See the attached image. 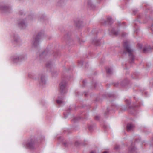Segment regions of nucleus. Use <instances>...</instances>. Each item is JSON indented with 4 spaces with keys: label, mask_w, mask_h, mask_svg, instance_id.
<instances>
[{
    "label": "nucleus",
    "mask_w": 153,
    "mask_h": 153,
    "mask_svg": "<svg viewBox=\"0 0 153 153\" xmlns=\"http://www.w3.org/2000/svg\"><path fill=\"white\" fill-rule=\"evenodd\" d=\"M99 117L98 116H96L95 117V118L96 120H98L99 119Z\"/></svg>",
    "instance_id": "33"
},
{
    "label": "nucleus",
    "mask_w": 153,
    "mask_h": 153,
    "mask_svg": "<svg viewBox=\"0 0 153 153\" xmlns=\"http://www.w3.org/2000/svg\"><path fill=\"white\" fill-rule=\"evenodd\" d=\"M151 29L153 32V25H152L151 27Z\"/></svg>",
    "instance_id": "34"
},
{
    "label": "nucleus",
    "mask_w": 153,
    "mask_h": 153,
    "mask_svg": "<svg viewBox=\"0 0 153 153\" xmlns=\"http://www.w3.org/2000/svg\"><path fill=\"white\" fill-rule=\"evenodd\" d=\"M123 45L124 49L123 51V53L126 54L127 53H128L129 57L131 60L130 62L131 63H133L134 59V56L132 54L133 50L131 49L129 46L128 42L127 41H125Z\"/></svg>",
    "instance_id": "1"
},
{
    "label": "nucleus",
    "mask_w": 153,
    "mask_h": 153,
    "mask_svg": "<svg viewBox=\"0 0 153 153\" xmlns=\"http://www.w3.org/2000/svg\"><path fill=\"white\" fill-rule=\"evenodd\" d=\"M40 77L39 84L40 85H43L46 83V79L45 76L44 74H39Z\"/></svg>",
    "instance_id": "9"
},
{
    "label": "nucleus",
    "mask_w": 153,
    "mask_h": 153,
    "mask_svg": "<svg viewBox=\"0 0 153 153\" xmlns=\"http://www.w3.org/2000/svg\"><path fill=\"white\" fill-rule=\"evenodd\" d=\"M0 10L3 13H7L11 12V8L9 6L2 4H0Z\"/></svg>",
    "instance_id": "6"
},
{
    "label": "nucleus",
    "mask_w": 153,
    "mask_h": 153,
    "mask_svg": "<svg viewBox=\"0 0 153 153\" xmlns=\"http://www.w3.org/2000/svg\"><path fill=\"white\" fill-rule=\"evenodd\" d=\"M40 20H41H41H42V18H41V19H40Z\"/></svg>",
    "instance_id": "45"
},
{
    "label": "nucleus",
    "mask_w": 153,
    "mask_h": 153,
    "mask_svg": "<svg viewBox=\"0 0 153 153\" xmlns=\"http://www.w3.org/2000/svg\"><path fill=\"white\" fill-rule=\"evenodd\" d=\"M117 84L115 83V84H114V85H115V86H117L118 85H117Z\"/></svg>",
    "instance_id": "40"
},
{
    "label": "nucleus",
    "mask_w": 153,
    "mask_h": 153,
    "mask_svg": "<svg viewBox=\"0 0 153 153\" xmlns=\"http://www.w3.org/2000/svg\"><path fill=\"white\" fill-rule=\"evenodd\" d=\"M124 35V33H123L122 34V36H123Z\"/></svg>",
    "instance_id": "44"
},
{
    "label": "nucleus",
    "mask_w": 153,
    "mask_h": 153,
    "mask_svg": "<svg viewBox=\"0 0 153 153\" xmlns=\"http://www.w3.org/2000/svg\"><path fill=\"white\" fill-rule=\"evenodd\" d=\"M119 146L118 145H116L114 147V149L115 150H117L119 149Z\"/></svg>",
    "instance_id": "28"
},
{
    "label": "nucleus",
    "mask_w": 153,
    "mask_h": 153,
    "mask_svg": "<svg viewBox=\"0 0 153 153\" xmlns=\"http://www.w3.org/2000/svg\"><path fill=\"white\" fill-rule=\"evenodd\" d=\"M136 148L134 147V144L132 143L131 146L128 148L127 153H135L136 151Z\"/></svg>",
    "instance_id": "13"
},
{
    "label": "nucleus",
    "mask_w": 153,
    "mask_h": 153,
    "mask_svg": "<svg viewBox=\"0 0 153 153\" xmlns=\"http://www.w3.org/2000/svg\"><path fill=\"white\" fill-rule=\"evenodd\" d=\"M149 49V48H144L143 49V52H146L148 51V49Z\"/></svg>",
    "instance_id": "31"
},
{
    "label": "nucleus",
    "mask_w": 153,
    "mask_h": 153,
    "mask_svg": "<svg viewBox=\"0 0 153 153\" xmlns=\"http://www.w3.org/2000/svg\"><path fill=\"white\" fill-rule=\"evenodd\" d=\"M43 36L42 33H39L33 39L32 42V47L35 48H38L39 46V42Z\"/></svg>",
    "instance_id": "3"
},
{
    "label": "nucleus",
    "mask_w": 153,
    "mask_h": 153,
    "mask_svg": "<svg viewBox=\"0 0 153 153\" xmlns=\"http://www.w3.org/2000/svg\"><path fill=\"white\" fill-rule=\"evenodd\" d=\"M111 33L114 35L117 36L119 32L118 30H115L114 29H112L111 30Z\"/></svg>",
    "instance_id": "17"
},
{
    "label": "nucleus",
    "mask_w": 153,
    "mask_h": 153,
    "mask_svg": "<svg viewBox=\"0 0 153 153\" xmlns=\"http://www.w3.org/2000/svg\"><path fill=\"white\" fill-rule=\"evenodd\" d=\"M12 42L14 46H20L22 44V41L17 34H13L11 36Z\"/></svg>",
    "instance_id": "5"
},
{
    "label": "nucleus",
    "mask_w": 153,
    "mask_h": 153,
    "mask_svg": "<svg viewBox=\"0 0 153 153\" xmlns=\"http://www.w3.org/2000/svg\"><path fill=\"white\" fill-rule=\"evenodd\" d=\"M18 13L20 15H22L25 14V13L22 10H20L19 11Z\"/></svg>",
    "instance_id": "22"
},
{
    "label": "nucleus",
    "mask_w": 153,
    "mask_h": 153,
    "mask_svg": "<svg viewBox=\"0 0 153 153\" xmlns=\"http://www.w3.org/2000/svg\"><path fill=\"white\" fill-rule=\"evenodd\" d=\"M85 96H86V94H85Z\"/></svg>",
    "instance_id": "46"
},
{
    "label": "nucleus",
    "mask_w": 153,
    "mask_h": 153,
    "mask_svg": "<svg viewBox=\"0 0 153 153\" xmlns=\"http://www.w3.org/2000/svg\"><path fill=\"white\" fill-rule=\"evenodd\" d=\"M36 140L34 138L29 139L23 145L25 148L32 150L34 148V145Z\"/></svg>",
    "instance_id": "4"
},
{
    "label": "nucleus",
    "mask_w": 153,
    "mask_h": 153,
    "mask_svg": "<svg viewBox=\"0 0 153 153\" xmlns=\"http://www.w3.org/2000/svg\"><path fill=\"white\" fill-rule=\"evenodd\" d=\"M106 71L107 73L109 74H111L112 73V69L111 68H107Z\"/></svg>",
    "instance_id": "18"
},
{
    "label": "nucleus",
    "mask_w": 153,
    "mask_h": 153,
    "mask_svg": "<svg viewBox=\"0 0 153 153\" xmlns=\"http://www.w3.org/2000/svg\"><path fill=\"white\" fill-rule=\"evenodd\" d=\"M51 63H47V67H51Z\"/></svg>",
    "instance_id": "32"
},
{
    "label": "nucleus",
    "mask_w": 153,
    "mask_h": 153,
    "mask_svg": "<svg viewBox=\"0 0 153 153\" xmlns=\"http://www.w3.org/2000/svg\"><path fill=\"white\" fill-rule=\"evenodd\" d=\"M125 102H126L127 105H130V100H125Z\"/></svg>",
    "instance_id": "25"
},
{
    "label": "nucleus",
    "mask_w": 153,
    "mask_h": 153,
    "mask_svg": "<svg viewBox=\"0 0 153 153\" xmlns=\"http://www.w3.org/2000/svg\"><path fill=\"white\" fill-rule=\"evenodd\" d=\"M128 82V80L127 79H125L124 81L120 83V85L122 86H125Z\"/></svg>",
    "instance_id": "16"
},
{
    "label": "nucleus",
    "mask_w": 153,
    "mask_h": 153,
    "mask_svg": "<svg viewBox=\"0 0 153 153\" xmlns=\"http://www.w3.org/2000/svg\"><path fill=\"white\" fill-rule=\"evenodd\" d=\"M28 76L30 78L33 79H34L33 76L31 74H29L28 75Z\"/></svg>",
    "instance_id": "24"
},
{
    "label": "nucleus",
    "mask_w": 153,
    "mask_h": 153,
    "mask_svg": "<svg viewBox=\"0 0 153 153\" xmlns=\"http://www.w3.org/2000/svg\"><path fill=\"white\" fill-rule=\"evenodd\" d=\"M86 83V81L85 80H84L82 82V83L84 85H85V84Z\"/></svg>",
    "instance_id": "36"
},
{
    "label": "nucleus",
    "mask_w": 153,
    "mask_h": 153,
    "mask_svg": "<svg viewBox=\"0 0 153 153\" xmlns=\"http://www.w3.org/2000/svg\"><path fill=\"white\" fill-rule=\"evenodd\" d=\"M64 117L65 118H66L67 117V116L65 115V114H64Z\"/></svg>",
    "instance_id": "39"
},
{
    "label": "nucleus",
    "mask_w": 153,
    "mask_h": 153,
    "mask_svg": "<svg viewBox=\"0 0 153 153\" xmlns=\"http://www.w3.org/2000/svg\"><path fill=\"white\" fill-rule=\"evenodd\" d=\"M88 128L89 130L91 131H92L93 129V127L92 126H90L88 127Z\"/></svg>",
    "instance_id": "27"
},
{
    "label": "nucleus",
    "mask_w": 153,
    "mask_h": 153,
    "mask_svg": "<svg viewBox=\"0 0 153 153\" xmlns=\"http://www.w3.org/2000/svg\"><path fill=\"white\" fill-rule=\"evenodd\" d=\"M66 82L65 81H62L60 83L59 91L61 94H62L66 92Z\"/></svg>",
    "instance_id": "7"
},
{
    "label": "nucleus",
    "mask_w": 153,
    "mask_h": 153,
    "mask_svg": "<svg viewBox=\"0 0 153 153\" xmlns=\"http://www.w3.org/2000/svg\"><path fill=\"white\" fill-rule=\"evenodd\" d=\"M93 43L95 45H99L100 42L98 40H94L93 42Z\"/></svg>",
    "instance_id": "20"
},
{
    "label": "nucleus",
    "mask_w": 153,
    "mask_h": 153,
    "mask_svg": "<svg viewBox=\"0 0 153 153\" xmlns=\"http://www.w3.org/2000/svg\"><path fill=\"white\" fill-rule=\"evenodd\" d=\"M66 0H57L56 5L59 7H62L65 4Z\"/></svg>",
    "instance_id": "11"
},
{
    "label": "nucleus",
    "mask_w": 153,
    "mask_h": 153,
    "mask_svg": "<svg viewBox=\"0 0 153 153\" xmlns=\"http://www.w3.org/2000/svg\"><path fill=\"white\" fill-rule=\"evenodd\" d=\"M137 46L138 48L141 49L142 47V45L141 43H138L137 44Z\"/></svg>",
    "instance_id": "23"
},
{
    "label": "nucleus",
    "mask_w": 153,
    "mask_h": 153,
    "mask_svg": "<svg viewBox=\"0 0 153 153\" xmlns=\"http://www.w3.org/2000/svg\"><path fill=\"white\" fill-rule=\"evenodd\" d=\"M134 127V125L131 123H128L126 126V130L128 132L132 131Z\"/></svg>",
    "instance_id": "12"
},
{
    "label": "nucleus",
    "mask_w": 153,
    "mask_h": 153,
    "mask_svg": "<svg viewBox=\"0 0 153 153\" xmlns=\"http://www.w3.org/2000/svg\"><path fill=\"white\" fill-rule=\"evenodd\" d=\"M19 26L22 29H25L27 26V23L26 19H20L18 22Z\"/></svg>",
    "instance_id": "8"
},
{
    "label": "nucleus",
    "mask_w": 153,
    "mask_h": 153,
    "mask_svg": "<svg viewBox=\"0 0 153 153\" xmlns=\"http://www.w3.org/2000/svg\"><path fill=\"white\" fill-rule=\"evenodd\" d=\"M87 5L89 7H93V4L90 0H88L87 1Z\"/></svg>",
    "instance_id": "21"
},
{
    "label": "nucleus",
    "mask_w": 153,
    "mask_h": 153,
    "mask_svg": "<svg viewBox=\"0 0 153 153\" xmlns=\"http://www.w3.org/2000/svg\"><path fill=\"white\" fill-rule=\"evenodd\" d=\"M57 103L60 105H62L64 104V103L63 101V99L62 98H60L59 97L57 100H56Z\"/></svg>",
    "instance_id": "14"
},
{
    "label": "nucleus",
    "mask_w": 153,
    "mask_h": 153,
    "mask_svg": "<svg viewBox=\"0 0 153 153\" xmlns=\"http://www.w3.org/2000/svg\"><path fill=\"white\" fill-rule=\"evenodd\" d=\"M112 22V18L110 17H108L107 18V21L105 20L104 19H102L101 23L102 25H106L107 24H111Z\"/></svg>",
    "instance_id": "10"
},
{
    "label": "nucleus",
    "mask_w": 153,
    "mask_h": 153,
    "mask_svg": "<svg viewBox=\"0 0 153 153\" xmlns=\"http://www.w3.org/2000/svg\"><path fill=\"white\" fill-rule=\"evenodd\" d=\"M136 12H134V14H136Z\"/></svg>",
    "instance_id": "43"
},
{
    "label": "nucleus",
    "mask_w": 153,
    "mask_h": 153,
    "mask_svg": "<svg viewBox=\"0 0 153 153\" xmlns=\"http://www.w3.org/2000/svg\"><path fill=\"white\" fill-rule=\"evenodd\" d=\"M76 119H77V118H74V120H78V119L77 120Z\"/></svg>",
    "instance_id": "41"
},
{
    "label": "nucleus",
    "mask_w": 153,
    "mask_h": 153,
    "mask_svg": "<svg viewBox=\"0 0 153 153\" xmlns=\"http://www.w3.org/2000/svg\"><path fill=\"white\" fill-rule=\"evenodd\" d=\"M64 145L66 147L67 146V143H66V142H64L63 143Z\"/></svg>",
    "instance_id": "35"
},
{
    "label": "nucleus",
    "mask_w": 153,
    "mask_h": 153,
    "mask_svg": "<svg viewBox=\"0 0 153 153\" xmlns=\"http://www.w3.org/2000/svg\"><path fill=\"white\" fill-rule=\"evenodd\" d=\"M82 22L80 21H77L75 22V25L78 27H80L81 26Z\"/></svg>",
    "instance_id": "15"
},
{
    "label": "nucleus",
    "mask_w": 153,
    "mask_h": 153,
    "mask_svg": "<svg viewBox=\"0 0 153 153\" xmlns=\"http://www.w3.org/2000/svg\"><path fill=\"white\" fill-rule=\"evenodd\" d=\"M27 59L26 55L19 54H16L13 56L11 57V60L12 62L14 63L17 64L26 60Z\"/></svg>",
    "instance_id": "2"
},
{
    "label": "nucleus",
    "mask_w": 153,
    "mask_h": 153,
    "mask_svg": "<svg viewBox=\"0 0 153 153\" xmlns=\"http://www.w3.org/2000/svg\"><path fill=\"white\" fill-rule=\"evenodd\" d=\"M46 55V52L45 51L39 55V57L41 58L44 57Z\"/></svg>",
    "instance_id": "19"
},
{
    "label": "nucleus",
    "mask_w": 153,
    "mask_h": 153,
    "mask_svg": "<svg viewBox=\"0 0 153 153\" xmlns=\"http://www.w3.org/2000/svg\"><path fill=\"white\" fill-rule=\"evenodd\" d=\"M78 144V142H76V143H75V145H77V144Z\"/></svg>",
    "instance_id": "42"
},
{
    "label": "nucleus",
    "mask_w": 153,
    "mask_h": 153,
    "mask_svg": "<svg viewBox=\"0 0 153 153\" xmlns=\"http://www.w3.org/2000/svg\"><path fill=\"white\" fill-rule=\"evenodd\" d=\"M90 153H96L95 151H92Z\"/></svg>",
    "instance_id": "38"
},
{
    "label": "nucleus",
    "mask_w": 153,
    "mask_h": 153,
    "mask_svg": "<svg viewBox=\"0 0 153 153\" xmlns=\"http://www.w3.org/2000/svg\"><path fill=\"white\" fill-rule=\"evenodd\" d=\"M111 107L112 108L114 107L115 109H118V106L116 105H111Z\"/></svg>",
    "instance_id": "26"
},
{
    "label": "nucleus",
    "mask_w": 153,
    "mask_h": 153,
    "mask_svg": "<svg viewBox=\"0 0 153 153\" xmlns=\"http://www.w3.org/2000/svg\"><path fill=\"white\" fill-rule=\"evenodd\" d=\"M41 142H42L44 140V137L43 136H42L41 138L39 139Z\"/></svg>",
    "instance_id": "29"
},
{
    "label": "nucleus",
    "mask_w": 153,
    "mask_h": 153,
    "mask_svg": "<svg viewBox=\"0 0 153 153\" xmlns=\"http://www.w3.org/2000/svg\"><path fill=\"white\" fill-rule=\"evenodd\" d=\"M79 65H82L83 64V62L82 61H80L78 62Z\"/></svg>",
    "instance_id": "30"
},
{
    "label": "nucleus",
    "mask_w": 153,
    "mask_h": 153,
    "mask_svg": "<svg viewBox=\"0 0 153 153\" xmlns=\"http://www.w3.org/2000/svg\"><path fill=\"white\" fill-rule=\"evenodd\" d=\"M102 153H109L108 151H105L104 152Z\"/></svg>",
    "instance_id": "37"
}]
</instances>
